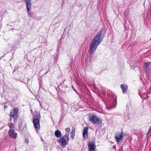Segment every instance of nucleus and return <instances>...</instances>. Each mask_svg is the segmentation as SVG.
Returning a JSON list of instances; mask_svg holds the SVG:
<instances>
[{
    "mask_svg": "<svg viewBox=\"0 0 151 151\" xmlns=\"http://www.w3.org/2000/svg\"><path fill=\"white\" fill-rule=\"evenodd\" d=\"M103 30V29H101L92 40L91 44L90 45V53L91 54L93 53L96 49L98 46L101 42L102 40L101 38Z\"/></svg>",
    "mask_w": 151,
    "mask_h": 151,
    "instance_id": "f257e3e1",
    "label": "nucleus"
},
{
    "mask_svg": "<svg viewBox=\"0 0 151 151\" xmlns=\"http://www.w3.org/2000/svg\"><path fill=\"white\" fill-rule=\"evenodd\" d=\"M143 66L145 73L148 76L149 74L148 70L151 69V62L144 63Z\"/></svg>",
    "mask_w": 151,
    "mask_h": 151,
    "instance_id": "f03ea898",
    "label": "nucleus"
},
{
    "mask_svg": "<svg viewBox=\"0 0 151 151\" xmlns=\"http://www.w3.org/2000/svg\"><path fill=\"white\" fill-rule=\"evenodd\" d=\"M25 3L26 4V6L27 8V12L29 13L28 15L29 16V17H31V13H29L30 10L31 9V2L32 0H24Z\"/></svg>",
    "mask_w": 151,
    "mask_h": 151,
    "instance_id": "7ed1b4c3",
    "label": "nucleus"
},
{
    "mask_svg": "<svg viewBox=\"0 0 151 151\" xmlns=\"http://www.w3.org/2000/svg\"><path fill=\"white\" fill-rule=\"evenodd\" d=\"M89 119L90 121L94 124H97L99 122V119L95 115L89 116Z\"/></svg>",
    "mask_w": 151,
    "mask_h": 151,
    "instance_id": "20e7f679",
    "label": "nucleus"
},
{
    "mask_svg": "<svg viewBox=\"0 0 151 151\" xmlns=\"http://www.w3.org/2000/svg\"><path fill=\"white\" fill-rule=\"evenodd\" d=\"M123 138L122 133H118L116 134L115 139L118 144L121 143Z\"/></svg>",
    "mask_w": 151,
    "mask_h": 151,
    "instance_id": "39448f33",
    "label": "nucleus"
},
{
    "mask_svg": "<svg viewBox=\"0 0 151 151\" xmlns=\"http://www.w3.org/2000/svg\"><path fill=\"white\" fill-rule=\"evenodd\" d=\"M33 119L34 126L35 128L36 131L37 132V130H38L40 127L39 120L38 118H37L35 119L33 118Z\"/></svg>",
    "mask_w": 151,
    "mask_h": 151,
    "instance_id": "423d86ee",
    "label": "nucleus"
},
{
    "mask_svg": "<svg viewBox=\"0 0 151 151\" xmlns=\"http://www.w3.org/2000/svg\"><path fill=\"white\" fill-rule=\"evenodd\" d=\"M8 134L10 137L15 139L17 137V134L15 132L14 129H9L8 132Z\"/></svg>",
    "mask_w": 151,
    "mask_h": 151,
    "instance_id": "0eeeda50",
    "label": "nucleus"
},
{
    "mask_svg": "<svg viewBox=\"0 0 151 151\" xmlns=\"http://www.w3.org/2000/svg\"><path fill=\"white\" fill-rule=\"evenodd\" d=\"M19 111V109L18 108H14L11 110L9 116L10 117H13L16 116L17 114Z\"/></svg>",
    "mask_w": 151,
    "mask_h": 151,
    "instance_id": "6e6552de",
    "label": "nucleus"
},
{
    "mask_svg": "<svg viewBox=\"0 0 151 151\" xmlns=\"http://www.w3.org/2000/svg\"><path fill=\"white\" fill-rule=\"evenodd\" d=\"M88 128L87 127H84L83 131V137L85 139L88 138Z\"/></svg>",
    "mask_w": 151,
    "mask_h": 151,
    "instance_id": "1a4fd4ad",
    "label": "nucleus"
},
{
    "mask_svg": "<svg viewBox=\"0 0 151 151\" xmlns=\"http://www.w3.org/2000/svg\"><path fill=\"white\" fill-rule=\"evenodd\" d=\"M58 142L59 143L61 144L62 146L63 147H65L67 143L66 142V140L64 139V138H60L58 140Z\"/></svg>",
    "mask_w": 151,
    "mask_h": 151,
    "instance_id": "9d476101",
    "label": "nucleus"
},
{
    "mask_svg": "<svg viewBox=\"0 0 151 151\" xmlns=\"http://www.w3.org/2000/svg\"><path fill=\"white\" fill-rule=\"evenodd\" d=\"M88 148L89 151H95L96 145L92 142H90L88 144Z\"/></svg>",
    "mask_w": 151,
    "mask_h": 151,
    "instance_id": "9b49d317",
    "label": "nucleus"
},
{
    "mask_svg": "<svg viewBox=\"0 0 151 151\" xmlns=\"http://www.w3.org/2000/svg\"><path fill=\"white\" fill-rule=\"evenodd\" d=\"M121 87L122 90V92L124 93L125 92L127 91L128 89V86L126 85L122 84L121 85Z\"/></svg>",
    "mask_w": 151,
    "mask_h": 151,
    "instance_id": "f8f14e48",
    "label": "nucleus"
},
{
    "mask_svg": "<svg viewBox=\"0 0 151 151\" xmlns=\"http://www.w3.org/2000/svg\"><path fill=\"white\" fill-rule=\"evenodd\" d=\"M55 134L56 137L57 138H59L61 136V132L59 130H56L55 132Z\"/></svg>",
    "mask_w": 151,
    "mask_h": 151,
    "instance_id": "ddd939ff",
    "label": "nucleus"
},
{
    "mask_svg": "<svg viewBox=\"0 0 151 151\" xmlns=\"http://www.w3.org/2000/svg\"><path fill=\"white\" fill-rule=\"evenodd\" d=\"M75 128L74 127H72V130L71 131V137L72 139H73L74 138V137L75 136Z\"/></svg>",
    "mask_w": 151,
    "mask_h": 151,
    "instance_id": "4468645a",
    "label": "nucleus"
},
{
    "mask_svg": "<svg viewBox=\"0 0 151 151\" xmlns=\"http://www.w3.org/2000/svg\"><path fill=\"white\" fill-rule=\"evenodd\" d=\"M62 138H64V139L68 141L69 139V134L67 133H66L64 135Z\"/></svg>",
    "mask_w": 151,
    "mask_h": 151,
    "instance_id": "2eb2a0df",
    "label": "nucleus"
},
{
    "mask_svg": "<svg viewBox=\"0 0 151 151\" xmlns=\"http://www.w3.org/2000/svg\"><path fill=\"white\" fill-rule=\"evenodd\" d=\"M8 126L10 128V129H14V125L12 123H9L8 124Z\"/></svg>",
    "mask_w": 151,
    "mask_h": 151,
    "instance_id": "dca6fc26",
    "label": "nucleus"
},
{
    "mask_svg": "<svg viewBox=\"0 0 151 151\" xmlns=\"http://www.w3.org/2000/svg\"><path fill=\"white\" fill-rule=\"evenodd\" d=\"M70 128L69 127H68L67 128H66L65 129V131L68 133L70 132Z\"/></svg>",
    "mask_w": 151,
    "mask_h": 151,
    "instance_id": "f3484780",
    "label": "nucleus"
},
{
    "mask_svg": "<svg viewBox=\"0 0 151 151\" xmlns=\"http://www.w3.org/2000/svg\"><path fill=\"white\" fill-rule=\"evenodd\" d=\"M22 123H21V124H19V127L21 130H22L23 129V128L22 127Z\"/></svg>",
    "mask_w": 151,
    "mask_h": 151,
    "instance_id": "a211bd4d",
    "label": "nucleus"
},
{
    "mask_svg": "<svg viewBox=\"0 0 151 151\" xmlns=\"http://www.w3.org/2000/svg\"><path fill=\"white\" fill-rule=\"evenodd\" d=\"M72 88H73V89L75 91L76 93H77V91H76V89L75 88H74V87H73V86H72Z\"/></svg>",
    "mask_w": 151,
    "mask_h": 151,
    "instance_id": "6ab92c4d",
    "label": "nucleus"
},
{
    "mask_svg": "<svg viewBox=\"0 0 151 151\" xmlns=\"http://www.w3.org/2000/svg\"><path fill=\"white\" fill-rule=\"evenodd\" d=\"M4 108L6 109L7 108V105H4Z\"/></svg>",
    "mask_w": 151,
    "mask_h": 151,
    "instance_id": "aec40b11",
    "label": "nucleus"
},
{
    "mask_svg": "<svg viewBox=\"0 0 151 151\" xmlns=\"http://www.w3.org/2000/svg\"><path fill=\"white\" fill-rule=\"evenodd\" d=\"M151 130V128H150L149 129V132H150Z\"/></svg>",
    "mask_w": 151,
    "mask_h": 151,
    "instance_id": "412c9836",
    "label": "nucleus"
},
{
    "mask_svg": "<svg viewBox=\"0 0 151 151\" xmlns=\"http://www.w3.org/2000/svg\"><path fill=\"white\" fill-rule=\"evenodd\" d=\"M151 130V128H150L149 129V132H150Z\"/></svg>",
    "mask_w": 151,
    "mask_h": 151,
    "instance_id": "4be33fe9",
    "label": "nucleus"
},
{
    "mask_svg": "<svg viewBox=\"0 0 151 151\" xmlns=\"http://www.w3.org/2000/svg\"><path fill=\"white\" fill-rule=\"evenodd\" d=\"M149 132H148L147 133V135H148V134H149Z\"/></svg>",
    "mask_w": 151,
    "mask_h": 151,
    "instance_id": "5701e85b",
    "label": "nucleus"
},
{
    "mask_svg": "<svg viewBox=\"0 0 151 151\" xmlns=\"http://www.w3.org/2000/svg\"><path fill=\"white\" fill-rule=\"evenodd\" d=\"M150 128H151V126H150Z\"/></svg>",
    "mask_w": 151,
    "mask_h": 151,
    "instance_id": "b1692460",
    "label": "nucleus"
}]
</instances>
